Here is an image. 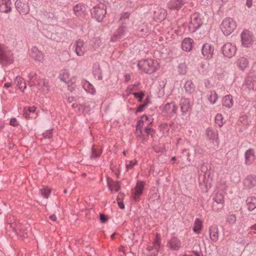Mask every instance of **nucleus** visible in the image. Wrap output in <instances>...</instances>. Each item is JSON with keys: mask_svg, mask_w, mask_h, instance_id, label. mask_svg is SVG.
<instances>
[{"mask_svg": "<svg viewBox=\"0 0 256 256\" xmlns=\"http://www.w3.org/2000/svg\"><path fill=\"white\" fill-rule=\"evenodd\" d=\"M166 10L162 8H158L154 12V18L156 20H164L166 16Z\"/></svg>", "mask_w": 256, "mask_h": 256, "instance_id": "b1692460", "label": "nucleus"}, {"mask_svg": "<svg viewBox=\"0 0 256 256\" xmlns=\"http://www.w3.org/2000/svg\"><path fill=\"white\" fill-rule=\"evenodd\" d=\"M236 24L231 18L224 19L222 24L221 30L225 36L230 35L236 28Z\"/></svg>", "mask_w": 256, "mask_h": 256, "instance_id": "423d86ee", "label": "nucleus"}, {"mask_svg": "<svg viewBox=\"0 0 256 256\" xmlns=\"http://www.w3.org/2000/svg\"><path fill=\"white\" fill-rule=\"evenodd\" d=\"M73 48L78 56H84L86 52V48L84 46V40L80 39L76 40L74 43Z\"/></svg>", "mask_w": 256, "mask_h": 256, "instance_id": "ddd939ff", "label": "nucleus"}, {"mask_svg": "<svg viewBox=\"0 0 256 256\" xmlns=\"http://www.w3.org/2000/svg\"><path fill=\"white\" fill-rule=\"evenodd\" d=\"M108 188L112 192H118L120 188V182H112V180L108 179Z\"/></svg>", "mask_w": 256, "mask_h": 256, "instance_id": "4be33fe9", "label": "nucleus"}, {"mask_svg": "<svg viewBox=\"0 0 256 256\" xmlns=\"http://www.w3.org/2000/svg\"><path fill=\"white\" fill-rule=\"evenodd\" d=\"M209 234L210 240L216 242L218 240L219 230L216 226H212L209 228Z\"/></svg>", "mask_w": 256, "mask_h": 256, "instance_id": "aec40b11", "label": "nucleus"}, {"mask_svg": "<svg viewBox=\"0 0 256 256\" xmlns=\"http://www.w3.org/2000/svg\"><path fill=\"white\" fill-rule=\"evenodd\" d=\"M244 185L248 188H251L256 185V178L252 176H248L244 181Z\"/></svg>", "mask_w": 256, "mask_h": 256, "instance_id": "bb28decb", "label": "nucleus"}, {"mask_svg": "<svg viewBox=\"0 0 256 256\" xmlns=\"http://www.w3.org/2000/svg\"><path fill=\"white\" fill-rule=\"evenodd\" d=\"M236 63L240 70H244L248 66L249 62L246 58L241 57L237 60Z\"/></svg>", "mask_w": 256, "mask_h": 256, "instance_id": "a878e982", "label": "nucleus"}, {"mask_svg": "<svg viewBox=\"0 0 256 256\" xmlns=\"http://www.w3.org/2000/svg\"><path fill=\"white\" fill-rule=\"evenodd\" d=\"M92 72L95 78L98 80H102V70L98 64H95L94 65Z\"/></svg>", "mask_w": 256, "mask_h": 256, "instance_id": "473e14b6", "label": "nucleus"}, {"mask_svg": "<svg viewBox=\"0 0 256 256\" xmlns=\"http://www.w3.org/2000/svg\"><path fill=\"white\" fill-rule=\"evenodd\" d=\"M146 106V102H144L142 104H140L139 106L137 107L136 112H142L144 110V108H145Z\"/></svg>", "mask_w": 256, "mask_h": 256, "instance_id": "13d9d810", "label": "nucleus"}, {"mask_svg": "<svg viewBox=\"0 0 256 256\" xmlns=\"http://www.w3.org/2000/svg\"><path fill=\"white\" fill-rule=\"evenodd\" d=\"M216 123L219 126H222L225 122V120L220 113H218L215 116Z\"/></svg>", "mask_w": 256, "mask_h": 256, "instance_id": "c03bdc74", "label": "nucleus"}, {"mask_svg": "<svg viewBox=\"0 0 256 256\" xmlns=\"http://www.w3.org/2000/svg\"><path fill=\"white\" fill-rule=\"evenodd\" d=\"M218 98V94L214 91H210L208 94V100L212 104H214L216 102Z\"/></svg>", "mask_w": 256, "mask_h": 256, "instance_id": "a19ab883", "label": "nucleus"}, {"mask_svg": "<svg viewBox=\"0 0 256 256\" xmlns=\"http://www.w3.org/2000/svg\"><path fill=\"white\" fill-rule=\"evenodd\" d=\"M28 84V86L30 87H32V86L35 85V83H34V81L32 80V79H31V80L29 79Z\"/></svg>", "mask_w": 256, "mask_h": 256, "instance_id": "69168bd1", "label": "nucleus"}, {"mask_svg": "<svg viewBox=\"0 0 256 256\" xmlns=\"http://www.w3.org/2000/svg\"><path fill=\"white\" fill-rule=\"evenodd\" d=\"M30 56L35 60L41 62L44 59L42 53L39 51L36 47H33L30 50Z\"/></svg>", "mask_w": 256, "mask_h": 256, "instance_id": "412c9836", "label": "nucleus"}, {"mask_svg": "<svg viewBox=\"0 0 256 256\" xmlns=\"http://www.w3.org/2000/svg\"><path fill=\"white\" fill-rule=\"evenodd\" d=\"M198 179L200 188L204 192H206L212 187V178L211 174L208 171V167L202 164L198 169Z\"/></svg>", "mask_w": 256, "mask_h": 256, "instance_id": "f257e3e1", "label": "nucleus"}, {"mask_svg": "<svg viewBox=\"0 0 256 256\" xmlns=\"http://www.w3.org/2000/svg\"><path fill=\"white\" fill-rule=\"evenodd\" d=\"M216 188L220 190H224L226 189V182L224 180L218 182L216 186Z\"/></svg>", "mask_w": 256, "mask_h": 256, "instance_id": "09e8293b", "label": "nucleus"}, {"mask_svg": "<svg viewBox=\"0 0 256 256\" xmlns=\"http://www.w3.org/2000/svg\"><path fill=\"white\" fill-rule=\"evenodd\" d=\"M202 228V220L198 218H196L195 220L194 225L193 227V230L196 234H200V231Z\"/></svg>", "mask_w": 256, "mask_h": 256, "instance_id": "f704fd0d", "label": "nucleus"}, {"mask_svg": "<svg viewBox=\"0 0 256 256\" xmlns=\"http://www.w3.org/2000/svg\"><path fill=\"white\" fill-rule=\"evenodd\" d=\"M100 220L102 223H104L106 222L107 218L104 214H100Z\"/></svg>", "mask_w": 256, "mask_h": 256, "instance_id": "e2e57ef3", "label": "nucleus"}, {"mask_svg": "<svg viewBox=\"0 0 256 256\" xmlns=\"http://www.w3.org/2000/svg\"><path fill=\"white\" fill-rule=\"evenodd\" d=\"M190 100L188 98H182L180 102L182 112H188L190 110Z\"/></svg>", "mask_w": 256, "mask_h": 256, "instance_id": "c85d7f7f", "label": "nucleus"}, {"mask_svg": "<svg viewBox=\"0 0 256 256\" xmlns=\"http://www.w3.org/2000/svg\"><path fill=\"white\" fill-rule=\"evenodd\" d=\"M206 134L210 140H216L218 138V132L216 130L208 128L206 130Z\"/></svg>", "mask_w": 256, "mask_h": 256, "instance_id": "2f4dec72", "label": "nucleus"}, {"mask_svg": "<svg viewBox=\"0 0 256 256\" xmlns=\"http://www.w3.org/2000/svg\"><path fill=\"white\" fill-rule=\"evenodd\" d=\"M208 64L206 63L202 62L200 64V68L202 69V71L203 74H206L208 71Z\"/></svg>", "mask_w": 256, "mask_h": 256, "instance_id": "864d4df0", "label": "nucleus"}, {"mask_svg": "<svg viewBox=\"0 0 256 256\" xmlns=\"http://www.w3.org/2000/svg\"><path fill=\"white\" fill-rule=\"evenodd\" d=\"M50 190L47 188H44L40 190V194L44 198H48L49 196Z\"/></svg>", "mask_w": 256, "mask_h": 256, "instance_id": "8fccbe9b", "label": "nucleus"}, {"mask_svg": "<svg viewBox=\"0 0 256 256\" xmlns=\"http://www.w3.org/2000/svg\"><path fill=\"white\" fill-rule=\"evenodd\" d=\"M133 94L135 98L138 99V101L141 102L144 96V92H142L140 93L134 92L133 93Z\"/></svg>", "mask_w": 256, "mask_h": 256, "instance_id": "6e6d98bb", "label": "nucleus"}, {"mask_svg": "<svg viewBox=\"0 0 256 256\" xmlns=\"http://www.w3.org/2000/svg\"><path fill=\"white\" fill-rule=\"evenodd\" d=\"M92 16L98 22H101L106 13V6L103 4H100L94 6L91 10Z\"/></svg>", "mask_w": 256, "mask_h": 256, "instance_id": "39448f33", "label": "nucleus"}, {"mask_svg": "<svg viewBox=\"0 0 256 256\" xmlns=\"http://www.w3.org/2000/svg\"><path fill=\"white\" fill-rule=\"evenodd\" d=\"M50 218L52 220V221H54V222H55L56 221L57 218H56V216L55 214H52L51 216H50Z\"/></svg>", "mask_w": 256, "mask_h": 256, "instance_id": "774afa93", "label": "nucleus"}, {"mask_svg": "<svg viewBox=\"0 0 256 256\" xmlns=\"http://www.w3.org/2000/svg\"><path fill=\"white\" fill-rule=\"evenodd\" d=\"M37 76V74L35 72H30L28 74V79H33V78H36Z\"/></svg>", "mask_w": 256, "mask_h": 256, "instance_id": "0e129e2a", "label": "nucleus"}, {"mask_svg": "<svg viewBox=\"0 0 256 256\" xmlns=\"http://www.w3.org/2000/svg\"><path fill=\"white\" fill-rule=\"evenodd\" d=\"M59 78L62 81L66 83L69 82L70 74L66 70L62 71L59 75Z\"/></svg>", "mask_w": 256, "mask_h": 256, "instance_id": "37998d69", "label": "nucleus"}, {"mask_svg": "<svg viewBox=\"0 0 256 256\" xmlns=\"http://www.w3.org/2000/svg\"><path fill=\"white\" fill-rule=\"evenodd\" d=\"M223 106L230 108L233 105L232 98L231 95L226 96L222 99Z\"/></svg>", "mask_w": 256, "mask_h": 256, "instance_id": "4c0bfd02", "label": "nucleus"}, {"mask_svg": "<svg viewBox=\"0 0 256 256\" xmlns=\"http://www.w3.org/2000/svg\"><path fill=\"white\" fill-rule=\"evenodd\" d=\"M153 122V118L151 116H148L144 114L142 116L140 120L138 121L136 125V132H141V129L144 126H148L150 124Z\"/></svg>", "mask_w": 256, "mask_h": 256, "instance_id": "4468645a", "label": "nucleus"}, {"mask_svg": "<svg viewBox=\"0 0 256 256\" xmlns=\"http://www.w3.org/2000/svg\"><path fill=\"white\" fill-rule=\"evenodd\" d=\"M236 221V216L234 214H230L226 218V222L230 224H234Z\"/></svg>", "mask_w": 256, "mask_h": 256, "instance_id": "603ef678", "label": "nucleus"}, {"mask_svg": "<svg viewBox=\"0 0 256 256\" xmlns=\"http://www.w3.org/2000/svg\"><path fill=\"white\" fill-rule=\"evenodd\" d=\"M149 32V30L146 25L142 24L140 26L137 30V34L140 37L147 36Z\"/></svg>", "mask_w": 256, "mask_h": 256, "instance_id": "72a5a7b5", "label": "nucleus"}, {"mask_svg": "<svg viewBox=\"0 0 256 256\" xmlns=\"http://www.w3.org/2000/svg\"><path fill=\"white\" fill-rule=\"evenodd\" d=\"M240 36L242 46L248 48L252 45L254 42L253 35L249 30H244Z\"/></svg>", "mask_w": 256, "mask_h": 256, "instance_id": "6e6552de", "label": "nucleus"}, {"mask_svg": "<svg viewBox=\"0 0 256 256\" xmlns=\"http://www.w3.org/2000/svg\"><path fill=\"white\" fill-rule=\"evenodd\" d=\"M144 132L147 134H152V133L154 132V130L151 128L147 126L145 128Z\"/></svg>", "mask_w": 256, "mask_h": 256, "instance_id": "680f3d73", "label": "nucleus"}, {"mask_svg": "<svg viewBox=\"0 0 256 256\" xmlns=\"http://www.w3.org/2000/svg\"><path fill=\"white\" fill-rule=\"evenodd\" d=\"M178 72L180 74H184L186 72V66L184 64H180L178 67Z\"/></svg>", "mask_w": 256, "mask_h": 256, "instance_id": "3c124183", "label": "nucleus"}, {"mask_svg": "<svg viewBox=\"0 0 256 256\" xmlns=\"http://www.w3.org/2000/svg\"><path fill=\"white\" fill-rule=\"evenodd\" d=\"M223 54L228 58L232 57L236 54V49L235 45L232 43L226 44L222 48Z\"/></svg>", "mask_w": 256, "mask_h": 256, "instance_id": "f8f14e48", "label": "nucleus"}, {"mask_svg": "<svg viewBox=\"0 0 256 256\" xmlns=\"http://www.w3.org/2000/svg\"><path fill=\"white\" fill-rule=\"evenodd\" d=\"M144 185V182L140 180L136 182V186L132 190V196L135 201H138L142 194Z\"/></svg>", "mask_w": 256, "mask_h": 256, "instance_id": "1a4fd4ad", "label": "nucleus"}, {"mask_svg": "<svg viewBox=\"0 0 256 256\" xmlns=\"http://www.w3.org/2000/svg\"><path fill=\"white\" fill-rule=\"evenodd\" d=\"M118 204L120 208L124 209V205L122 202H118Z\"/></svg>", "mask_w": 256, "mask_h": 256, "instance_id": "338daca9", "label": "nucleus"}, {"mask_svg": "<svg viewBox=\"0 0 256 256\" xmlns=\"http://www.w3.org/2000/svg\"><path fill=\"white\" fill-rule=\"evenodd\" d=\"M36 108L35 106L24 107L23 109V112H35Z\"/></svg>", "mask_w": 256, "mask_h": 256, "instance_id": "5fc2aeb1", "label": "nucleus"}, {"mask_svg": "<svg viewBox=\"0 0 256 256\" xmlns=\"http://www.w3.org/2000/svg\"><path fill=\"white\" fill-rule=\"evenodd\" d=\"M128 34L126 26L120 24L118 28L114 32L113 36L111 38L112 42H116L122 38L126 36Z\"/></svg>", "mask_w": 256, "mask_h": 256, "instance_id": "9b49d317", "label": "nucleus"}, {"mask_svg": "<svg viewBox=\"0 0 256 256\" xmlns=\"http://www.w3.org/2000/svg\"><path fill=\"white\" fill-rule=\"evenodd\" d=\"M246 204L248 208L250 211H252L256 208V197L250 196L247 198Z\"/></svg>", "mask_w": 256, "mask_h": 256, "instance_id": "c756f323", "label": "nucleus"}, {"mask_svg": "<svg viewBox=\"0 0 256 256\" xmlns=\"http://www.w3.org/2000/svg\"><path fill=\"white\" fill-rule=\"evenodd\" d=\"M214 46L210 44H204L202 48V54L203 56L207 60L211 59L214 54Z\"/></svg>", "mask_w": 256, "mask_h": 256, "instance_id": "9d476101", "label": "nucleus"}, {"mask_svg": "<svg viewBox=\"0 0 256 256\" xmlns=\"http://www.w3.org/2000/svg\"><path fill=\"white\" fill-rule=\"evenodd\" d=\"M11 0H0V12L6 14L10 13L12 10Z\"/></svg>", "mask_w": 256, "mask_h": 256, "instance_id": "f3484780", "label": "nucleus"}, {"mask_svg": "<svg viewBox=\"0 0 256 256\" xmlns=\"http://www.w3.org/2000/svg\"><path fill=\"white\" fill-rule=\"evenodd\" d=\"M184 88L186 92L189 94H192L195 90V86L192 80H188L186 82Z\"/></svg>", "mask_w": 256, "mask_h": 256, "instance_id": "e433bc0d", "label": "nucleus"}, {"mask_svg": "<svg viewBox=\"0 0 256 256\" xmlns=\"http://www.w3.org/2000/svg\"><path fill=\"white\" fill-rule=\"evenodd\" d=\"M186 3V0H170L167 4L170 10H178Z\"/></svg>", "mask_w": 256, "mask_h": 256, "instance_id": "2eb2a0df", "label": "nucleus"}, {"mask_svg": "<svg viewBox=\"0 0 256 256\" xmlns=\"http://www.w3.org/2000/svg\"><path fill=\"white\" fill-rule=\"evenodd\" d=\"M10 225V227L12 229V230L18 235H20L22 238H25L26 236V232H25V230H23L20 226H18L16 227V223H11Z\"/></svg>", "mask_w": 256, "mask_h": 256, "instance_id": "cd10ccee", "label": "nucleus"}, {"mask_svg": "<svg viewBox=\"0 0 256 256\" xmlns=\"http://www.w3.org/2000/svg\"><path fill=\"white\" fill-rule=\"evenodd\" d=\"M137 164L138 161L136 160H126V170L128 171L130 170L133 169L134 166L136 165Z\"/></svg>", "mask_w": 256, "mask_h": 256, "instance_id": "a18cd8bd", "label": "nucleus"}, {"mask_svg": "<svg viewBox=\"0 0 256 256\" xmlns=\"http://www.w3.org/2000/svg\"><path fill=\"white\" fill-rule=\"evenodd\" d=\"M214 200L217 204H220L222 207V205L224 202V196L221 192H216L215 194Z\"/></svg>", "mask_w": 256, "mask_h": 256, "instance_id": "ea45409f", "label": "nucleus"}, {"mask_svg": "<svg viewBox=\"0 0 256 256\" xmlns=\"http://www.w3.org/2000/svg\"><path fill=\"white\" fill-rule=\"evenodd\" d=\"M138 85L139 83L129 86L126 90L128 94H129L132 90H134V88L138 86Z\"/></svg>", "mask_w": 256, "mask_h": 256, "instance_id": "4d7b16f0", "label": "nucleus"}, {"mask_svg": "<svg viewBox=\"0 0 256 256\" xmlns=\"http://www.w3.org/2000/svg\"><path fill=\"white\" fill-rule=\"evenodd\" d=\"M83 88L88 93L92 94H94L96 90L94 86L88 82L85 81L83 84Z\"/></svg>", "mask_w": 256, "mask_h": 256, "instance_id": "58836bf2", "label": "nucleus"}, {"mask_svg": "<svg viewBox=\"0 0 256 256\" xmlns=\"http://www.w3.org/2000/svg\"><path fill=\"white\" fill-rule=\"evenodd\" d=\"M245 164L246 165H250L255 160L254 151L252 149H248L244 154Z\"/></svg>", "mask_w": 256, "mask_h": 256, "instance_id": "6ab92c4d", "label": "nucleus"}, {"mask_svg": "<svg viewBox=\"0 0 256 256\" xmlns=\"http://www.w3.org/2000/svg\"><path fill=\"white\" fill-rule=\"evenodd\" d=\"M130 14L128 12H124L123 14L120 18V24H123L126 26L127 22L128 21V18Z\"/></svg>", "mask_w": 256, "mask_h": 256, "instance_id": "49530a36", "label": "nucleus"}, {"mask_svg": "<svg viewBox=\"0 0 256 256\" xmlns=\"http://www.w3.org/2000/svg\"><path fill=\"white\" fill-rule=\"evenodd\" d=\"M74 12L76 15L80 16L86 12V6L82 4H78L74 6Z\"/></svg>", "mask_w": 256, "mask_h": 256, "instance_id": "7c9ffc66", "label": "nucleus"}, {"mask_svg": "<svg viewBox=\"0 0 256 256\" xmlns=\"http://www.w3.org/2000/svg\"><path fill=\"white\" fill-rule=\"evenodd\" d=\"M15 82L19 87L20 89H23V90H24L26 88V82L24 80V79L21 77L16 76L15 80Z\"/></svg>", "mask_w": 256, "mask_h": 256, "instance_id": "79ce46f5", "label": "nucleus"}, {"mask_svg": "<svg viewBox=\"0 0 256 256\" xmlns=\"http://www.w3.org/2000/svg\"><path fill=\"white\" fill-rule=\"evenodd\" d=\"M193 40L190 38H185L182 42V48L186 52H190L192 50Z\"/></svg>", "mask_w": 256, "mask_h": 256, "instance_id": "5701e85b", "label": "nucleus"}, {"mask_svg": "<svg viewBox=\"0 0 256 256\" xmlns=\"http://www.w3.org/2000/svg\"><path fill=\"white\" fill-rule=\"evenodd\" d=\"M139 68L146 74H151L155 72L158 64L156 60H142L138 63Z\"/></svg>", "mask_w": 256, "mask_h": 256, "instance_id": "f03ea898", "label": "nucleus"}, {"mask_svg": "<svg viewBox=\"0 0 256 256\" xmlns=\"http://www.w3.org/2000/svg\"><path fill=\"white\" fill-rule=\"evenodd\" d=\"M161 110L163 112H176V107L174 103L173 102H171L166 104Z\"/></svg>", "mask_w": 256, "mask_h": 256, "instance_id": "c9c22d12", "label": "nucleus"}, {"mask_svg": "<svg viewBox=\"0 0 256 256\" xmlns=\"http://www.w3.org/2000/svg\"><path fill=\"white\" fill-rule=\"evenodd\" d=\"M102 150H98L94 146L92 148V154L90 156L91 159H95L100 156Z\"/></svg>", "mask_w": 256, "mask_h": 256, "instance_id": "de8ad7c7", "label": "nucleus"}, {"mask_svg": "<svg viewBox=\"0 0 256 256\" xmlns=\"http://www.w3.org/2000/svg\"><path fill=\"white\" fill-rule=\"evenodd\" d=\"M202 20L200 14L195 12L192 14L190 17V21L188 24V30L192 32H194L202 24Z\"/></svg>", "mask_w": 256, "mask_h": 256, "instance_id": "20e7f679", "label": "nucleus"}, {"mask_svg": "<svg viewBox=\"0 0 256 256\" xmlns=\"http://www.w3.org/2000/svg\"><path fill=\"white\" fill-rule=\"evenodd\" d=\"M36 86L41 87L44 92H48L50 90V86L48 80L46 79H39L38 80Z\"/></svg>", "mask_w": 256, "mask_h": 256, "instance_id": "393cba45", "label": "nucleus"}, {"mask_svg": "<svg viewBox=\"0 0 256 256\" xmlns=\"http://www.w3.org/2000/svg\"><path fill=\"white\" fill-rule=\"evenodd\" d=\"M10 124L14 126H17L18 124L16 118H12L10 120Z\"/></svg>", "mask_w": 256, "mask_h": 256, "instance_id": "052dcab7", "label": "nucleus"}, {"mask_svg": "<svg viewBox=\"0 0 256 256\" xmlns=\"http://www.w3.org/2000/svg\"><path fill=\"white\" fill-rule=\"evenodd\" d=\"M15 7L20 14H26L30 11V7L26 0H16L14 3Z\"/></svg>", "mask_w": 256, "mask_h": 256, "instance_id": "0eeeda50", "label": "nucleus"}, {"mask_svg": "<svg viewBox=\"0 0 256 256\" xmlns=\"http://www.w3.org/2000/svg\"><path fill=\"white\" fill-rule=\"evenodd\" d=\"M161 240L160 236L158 234H156L154 240L152 242V246H148L147 249L149 251H152L153 250H155L154 252L153 253L154 256H156L158 252H159L160 247H161Z\"/></svg>", "mask_w": 256, "mask_h": 256, "instance_id": "dca6fc26", "label": "nucleus"}, {"mask_svg": "<svg viewBox=\"0 0 256 256\" xmlns=\"http://www.w3.org/2000/svg\"><path fill=\"white\" fill-rule=\"evenodd\" d=\"M43 136L44 138H49L52 137V130H48L45 133L43 134Z\"/></svg>", "mask_w": 256, "mask_h": 256, "instance_id": "bf43d9fd", "label": "nucleus"}, {"mask_svg": "<svg viewBox=\"0 0 256 256\" xmlns=\"http://www.w3.org/2000/svg\"><path fill=\"white\" fill-rule=\"evenodd\" d=\"M14 62V56L12 51L6 46L0 44V64L6 66Z\"/></svg>", "mask_w": 256, "mask_h": 256, "instance_id": "7ed1b4c3", "label": "nucleus"}, {"mask_svg": "<svg viewBox=\"0 0 256 256\" xmlns=\"http://www.w3.org/2000/svg\"><path fill=\"white\" fill-rule=\"evenodd\" d=\"M168 246L172 250H177L181 246V242L177 238L172 237L168 241Z\"/></svg>", "mask_w": 256, "mask_h": 256, "instance_id": "a211bd4d", "label": "nucleus"}]
</instances>
